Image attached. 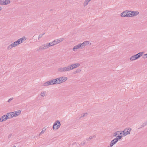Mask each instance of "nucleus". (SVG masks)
Returning a JSON list of instances; mask_svg holds the SVG:
<instances>
[{
  "label": "nucleus",
  "mask_w": 147,
  "mask_h": 147,
  "mask_svg": "<svg viewBox=\"0 0 147 147\" xmlns=\"http://www.w3.org/2000/svg\"><path fill=\"white\" fill-rule=\"evenodd\" d=\"M144 53V52H139L137 54L132 56L130 58V60L131 61H133L139 58Z\"/></svg>",
  "instance_id": "f257e3e1"
},
{
  "label": "nucleus",
  "mask_w": 147,
  "mask_h": 147,
  "mask_svg": "<svg viewBox=\"0 0 147 147\" xmlns=\"http://www.w3.org/2000/svg\"><path fill=\"white\" fill-rule=\"evenodd\" d=\"M61 123L60 121L59 120L56 121L54 123L53 128L54 130H57L60 127Z\"/></svg>",
  "instance_id": "f03ea898"
},
{
  "label": "nucleus",
  "mask_w": 147,
  "mask_h": 147,
  "mask_svg": "<svg viewBox=\"0 0 147 147\" xmlns=\"http://www.w3.org/2000/svg\"><path fill=\"white\" fill-rule=\"evenodd\" d=\"M131 130V128H128L125 129L123 131V136H125L127 134H130V131Z\"/></svg>",
  "instance_id": "7ed1b4c3"
},
{
  "label": "nucleus",
  "mask_w": 147,
  "mask_h": 147,
  "mask_svg": "<svg viewBox=\"0 0 147 147\" xmlns=\"http://www.w3.org/2000/svg\"><path fill=\"white\" fill-rule=\"evenodd\" d=\"M59 84L65 82L67 79V78L66 77H61L57 78Z\"/></svg>",
  "instance_id": "20e7f679"
},
{
  "label": "nucleus",
  "mask_w": 147,
  "mask_h": 147,
  "mask_svg": "<svg viewBox=\"0 0 147 147\" xmlns=\"http://www.w3.org/2000/svg\"><path fill=\"white\" fill-rule=\"evenodd\" d=\"M80 65V64L79 63H76L70 65L69 66H68L69 71L75 68H76Z\"/></svg>",
  "instance_id": "39448f33"
},
{
  "label": "nucleus",
  "mask_w": 147,
  "mask_h": 147,
  "mask_svg": "<svg viewBox=\"0 0 147 147\" xmlns=\"http://www.w3.org/2000/svg\"><path fill=\"white\" fill-rule=\"evenodd\" d=\"M58 70L60 72H62L69 71V69L68 66L63 67L59 68L58 69Z\"/></svg>",
  "instance_id": "423d86ee"
},
{
  "label": "nucleus",
  "mask_w": 147,
  "mask_h": 147,
  "mask_svg": "<svg viewBox=\"0 0 147 147\" xmlns=\"http://www.w3.org/2000/svg\"><path fill=\"white\" fill-rule=\"evenodd\" d=\"M82 45V44L80 43L78 45L75 46L73 49V51H76V50L78 49H83V47Z\"/></svg>",
  "instance_id": "0eeeda50"
},
{
  "label": "nucleus",
  "mask_w": 147,
  "mask_h": 147,
  "mask_svg": "<svg viewBox=\"0 0 147 147\" xmlns=\"http://www.w3.org/2000/svg\"><path fill=\"white\" fill-rule=\"evenodd\" d=\"M118 141L116 139V138H115L113 140L111 141L110 144V146H113Z\"/></svg>",
  "instance_id": "6e6552de"
},
{
  "label": "nucleus",
  "mask_w": 147,
  "mask_h": 147,
  "mask_svg": "<svg viewBox=\"0 0 147 147\" xmlns=\"http://www.w3.org/2000/svg\"><path fill=\"white\" fill-rule=\"evenodd\" d=\"M7 119H8L6 115H4L0 118V122H2L6 120Z\"/></svg>",
  "instance_id": "1a4fd4ad"
},
{
  "label": "nucleus",
  "mask_w": 147,
  "mask_h": 147,
  "mask_svg": "<svg viewBox=\"0 0 147 147\" xmlns=\"http://www.w3.org/2000/svg\"><path fill=\"white\" fill-rule=\"evenodd\" d=\"M49 85H53L51 80L49 81L44 83L43 85V86H48Z\"/></svg>",
  "instance_id": "9d476101"
},
{
  "label": "nucleus",
  "mask_w": 147,
  "mask_h": 147,
  "mask_svg": "<svg viewBox=\"0 0 147 147\" xmlns=\"http://www.w3.org/2000/svg\"><path fill=\"white\" fill-rule=\"evenodd\" d=\"M127 10L123 12L121 14V17H127Z\"/></svg>",
  "instance_id": "9b49d317"
},
{
  "label": "nucleus",
  "mask_w": 147,
  "mask_h": 147,
  "mask_svg": "<svg viewBox=\"0 0 147 147\" xmlns=\"http://www.w3.org/2000/svg\"><path fill=\"white\" fill-rule=\"evenodd\" d=\"M21 113L20 110H18L17 111H15V114H13V116L15 117L16 116H18L20 115Z\"/></svg>",
  "instance_id": "f8f14e48"
},
{
  "label": "nucleus",
  "mask_w": 147,
  "mask_h": 147,
  "mask_svg": "<svg viewBox=\"0 0 147 147\" xmlns=\"http://www.w3.org/2000/svg\"><path fill=\"white\" fill-rule=\"evenodd\" d=\"M3 5H5L9 4L10 3V1L9 0H3Z\"/></svg>",
  "instance_id": "ddd939ff"
},
{
  "label": "nucleus",
  "mask_w": 147,
  "mask_h": 147,
  "mask_svg": "<svg viewBox=\"0 0 147 147\" xmlns=\"http://www.w3.org/2000/svg\"><path fill=\"white\" fill-rule=\"evenodd\" d=\"M127 17H132V13H131V11L127 10Z\"/></svg>",
  "instance_id": "4468645a"
},
{
  "label": "nucleus",
  "mask_w": 147,
  "mask_h": 147,
  "mask_svg": "<svg viewBox=\"0 0 147 147\" xmlns=\"http://www.w3.org/2000/svg\"><path fill=\"white\" fill-rule=\"evenodd\" d=\"M13 114H11V113H10V112L7 113V114L6 115L7 116V117L8 119H10V118H11L13 117L14 116H13Z\"/></svg>",
  "instance_id": "2eb2a0df"
},
{
  "label": "nucleus",
  "mask_w": 147,
  "mask_h": 147,
  "mask_svg": "<svg viewBox=\"0 0 147 147\" xmlns=\"http://www.w3.org/2000/svg\"><path fill=\"white\" fill-rule=\"evenodd\" d=\"M131 13H132V17L138 15L139 13V12L138 11H131Z\"/></svg>",
  "instance_id": "dca6fc26"
},
{
  "label": "nucleus",
  "mask_w": 147,
  "mask_h": 147,
  "mask_svg": "<svg viewBox=\"0 0 147 147\" xmlns=\"http://www.w3.org/2000/svg\"><path fill=\"white\" fill-rule=\"evenodd\" d=\"M90 42L89 41H84L82 43H81L82 45V46L83 47V48H84L85 46H86L88 45V44H89Z\"/></svg>",
  "instance_id": "f3484780"
},
{
  "label": "nucleus",
  "mask_w": 147,
  "mask_h": 147,
  "mask_svg": "<svg viewBox=\"0 0 147 147\" xmlns=\"http://www.w3.org/2000/svg\"><path fill=\"white\" fill-rule=\"evenodd\" d=\"M42 46L43 47L42 49H46L49 47V45H48V44L47 43L44 44L42 45Z\"/></svg>",
  "instance_id": "a211bd4d"
},
{
  "label": "nucleus",
  "mask_w": 147,
  "mask_h": 147,
  "mask_svg": "<svg viewBox=\"0 0 147 147\" xmlns=\"http://www.w3.org/2000/svg\"><path fill=\"white\" fill-rule=\"evenodd\" d=\"M90 1L88 0H86L84 3V6H86L88 4V3Z\"/></svg>",
  "instance_id": "6ab92c4d"
},
{
  "label": "nucleus",
  "mask_w": 147,
  "mask_h": 147,
  "mask_svg": "<svg viewBox=\"0 0 147 147\" xmlns=\"http://www.w3.org/2000/svg\"><path fill=\"white\" fill-rule=\"evenodd\" d=\"M96 137L95 136H91L90 137L88 138H86V140L87 141H90V140L92 139L93 138Z\"/></svg>",
  "instance_id": "aec40b11"
},
{
  "label": "nucleus",
  "mask_w": 147,
  "mask_h": 147,
  "mask_svg": "<svg viewBox=\"0 0 147 147\" xmlns=\"http://www.w3.org/2000/svg\"><path fill=\"white\" fill-rule=\"evenodd\" d=\"M120 132V131H117L114 134L113 136L115 137H117L119 135V133Z\"/></svg>",
  "instance_id": "412c9836"
},
{
  "label": "nucleus",
  "mask_w": 147,
  "mask_h": 147,
  "mask_svg": "<svg viewBox=\"0 0 147 147\" xmlns=\"http://www.w3.org/2000/svg\"><path fill=\"white\" fill-rule=\"evenodd\" d=\"M22 43L24 41V40H26V38L25 37H23L22 38H20Z\"/></svg>",
  "instance_id": "4be33fe9"
},
{
  "label": "nucleus",
  "mask_w": 147,
  "mask_h": 147,
  "mask_svg": "<svg viewBox=\"0 0 147 147\" xmlns=\"http://www.w3.org/2000/svg\"><path fill=\"white\" fill-rule=\"evenodd\" d=\"M147 125V121H146L145 123H142V125H141V127H140V128H141L142 127H144L146 125Z\"/></svg>",
  "instance_id": "5701e85b"
},
{
  "label": "nucleus",
  "mask_w": 147,
  "mask_h": 147,
  "mask_svg": "<svg viewBox=\"0 0 147 147\" xmlns=\"http://www.w3.org/2000/svg\"><path fill=\"white\" fill-rule=\"evenodd\" d=\"M116 139L118 141L119 140L121 139L122 138V136H118L116 138Z\"/></svg>",
  "instance_id": "b1692460"
},
{
  "label": "nucleus",
  "mask_w": 147,
  "mask_h": 147,
  "mask_svg": "<svg viewBox=\"0 0 147 147\" xmlns=\"http://www.w3.org/2000/svg\"><path fill=\"white\" fill-rule=\"evenodd\" d=\"M63 39H64L63 38H62L58 39H57V40L58 43H59V42L62 41L63 40Z\"/></svg>",
  "instance_id": "393cba45"
},
{
  "label": "nucleus",
  "mask_w": 147,
  "mask_h": 147,
  "mask_svg": "<svg viewBox=\"0 0 147 147\" xmlns=\"http://www.w3.org/2000/svg\"><path fill=\"white\" fill-rule=\"evenodd\" d=\"M48 45H49V47L54 45V44H53V42H50L49 43H48Z\"/></svg>",
  "instance_id": "a878e982"
},
{
  "label": "nucleus",
  "mask_w": 147,
  "mask_h": 147,
  "mask_svg": "<svg viewBox=\"0 0 147 147\" xmlns=\"http://www.w3.org/2000/svg\"><path fill=\"white\" fill-rule=\"evenodd\" d=\"M46 95V92H41L40 95L42 96H44Z\"/></svg>",
  "instance_id": "bb28decb"
},
{
  "label": "nucleus",
  "mask_w": 147,
  "mask_h": 147,
  "mask_svg": "<svg viewBox=\"0 0 147 147\" xmlns=\"http://www.w3.org/2000/svg\"><path fill=\"white\" fill-rule=\"evenodd\" d=\"M53 44H54V45L58 43L57 40H55L53 41Z\"/></svg>",
  "instance_id": "cd10ccee"
},
{
  "label": "nucleus",
  "mask_w": 147,
  "mask_h": 147,
  "mask_svg": "<svg viewBox=\"0 0 147 147\" xmlns=\"http://www.w3.org/2000/svg\"><path fill=\"white\" fill-rule=\"evenodd\" d=\"M43 48V47H42V45L41 46H40L38 49H37V51H39V50H41L42 49H42Z\"/></svg>",
  "instance_id": "c85d7f7f"
},
{
  "label": "nucleus",
  "mask_w": 147,
  "mask_h": 147,
  "mask_svg": "<svg viewBox=\"0 0 147 147\" xmlns=\"http://www.w3.org/2000/svg\"><path fill=\"white\" fill-rule=\"evenodd\" d=\"M54 80L55 81V83L56 84H59L58 83V82L57 78L54 79Z\"/></svg>",
  "instance_id": "c756f323"
},
{
  "label": "nucleus",
  "mask_w": 147,
  "mask_h": 147,
  "mask_svg": "<svg viewBox=\"0 0 147 147\" xmlns=\"http://www.w3.org/2000/svg\"><path fill=\"white\" fill-rule=\"evenodd\" d=\"M45 34V33H44L43 34L39 35L38 36V39L41 38Z\"/></svg>",
  "instance_id": "7c9ffc66"
},
{
  "label": "nucleus",
  "mask_w": 147,
  "mask_h": 147,
  "mask_svg": "<svg viewBox=\"0 0 147 147\" xmlns=\"http://www.w3.org/2000/svg\"><path fill=\"white\" fill-rule=\"evenodd\" d=\"M52 83V85H54V84H56L55 83V81L54 80V79L53 80H51Z\"/></svg>",
  "instance_id": "2f4dec72"
},
{
  "label": "nucleus",
  "mask_w": 147,
  "mask_h": 147,
  "mask_svg": "<svg viewBox=\"0 0 147 147\" xmlns=\"http://www.w3.org/2000/svg\"><path fill=\"white\" fill-rule=\"evenodd\" d=\"M13 43H14V44H15L16 46L18 45H19L18 44V42L17 41L14 42Z\"/></svg>",
  "instance_id": "473e14b6"
},
{
  "label": "nucleus",
  "mask_w": 147,
  "mask_h": 147,
  "mask_svg": "<svg viewBox=\"0 0 147 147\" xmlns=\"http://www.w3.org/2000/svg\"><path fill=\"white\" fill-rule=\"evenodd\" d=\"M17 41L18 42L19 44H20L22 43V42H21V41L20 39H18L17 40Z\"/></svg>",
  "instance_id": "72a5a7b5"
},
{
  "label": "nucleus",
  "mask_w": 147,
  "mask_h": 147,
  "mask_svg": "<svg viewBox=\"0 0 147 147\" xmlns=\"http://www.w3.org/2000/svg\"><path fill=\"white\" fill-rule=\"evenodd\" d=\"M10 45L13 48V47H16L15 44H14V43H12V44H11Z\"/></svg>",
  "instance_id": "f704fd0d"
},
{
  "label": "nucleus",
  "mask_w": 147,
  "mask_h": 147,
  "mask_svg": "<svg viewBox=\"0 0 147 147\" xmlns=\"http://www.w3.org/2000/svg\"><path fill=\"white\" fill-rule=\"evenodd\" d=\"M76 71V72H77L78 73L80 72L81 71V70L80 69H77Z\"/></svg>",
  "instance_id": "c9c22d12"
},
{
  "label": "nucleus",
  "mask_w": 147,
  "mask_h": 147,
  "mask_svg": "<svg viewBox=\"0 0 147 147\" xmlns=\"http://www.w3.org/2000/svg\"><path fill=\"white\" fill-rule=\"evenodd\" d=\"M12 47L10 45H9L7 48V49L8 50H9L10 49H11Z\"/></svg>",
  "instance_id": "e433bc0d"
},
{
  "label": "nucleus",
  "mask_w": 147,
  "mask_h": 147,
  "mask_svg": "<svg viewBox=\"0 0 147 147\" xmlns=\"http://www.w3.org/2000/svg\"><path fill=\"white\" fill-rule=\"evenodd\" d=\"M147 57V53L144 55L143 57V58H145Z\"/></svg>",
  "instance_id": "4c0bfd02"
},
{
  "label": "nucleus",
  "mask_w": 147,
  "mask_h": 147,
  "mask_svg": "<svg viewBox=\"0 0 147 147\" xmlns=\"http://www.w3.org/2000/svg\"><path fill=\"white\" fill-rule=\"evenodd\" d=\"M13 99V98H10L8 100L7 102H9Z\"/></svg>",
  "instance_id": "58836bf2"
},
{
  "label": "nucleus",
  "mask_w": 147,
  "mask_h": 147,
  "mask_svg": "<svg viewBox=\"0 0 147 147\" xmlns=\"http://www.w3.org/2000/svg\"><path fill=\"white\" fill-rule=\"evenodd\" d=\"M82 144V145H84L85 144V141H84L83 142H82L81 143Z\"/></svg>",
  "instance_id": "ea45409f"
},
{
  "label": "nucleus",
  "mask_w": 147,
  "mask_h": 147,
  "mask_svg": "<svg viewBox=\"0 0 147 147\" xmlns=\"http://www.w3.org/2000/svg\"><path fill=\"white\" fill-rule=\"evenodd\" d=\"M3 1L2 0H0V5H3Z\"/></svg>",
  "instance_id": "a19ab883"
},
{
  "label": "nucleus",
  "mask_w": 147,
  "mask_h": 147,
  "mask_svg": "<svg viewBox=\"0 0 147 147\" xmlns=\"http://www.w3.org/2000/svg\"><path fill=\"white\" fill-rule=\"evenodd\" d=\"M85 117V115H84L83 114H82L81 115V117Z\"/></svg>",
  "instance_id": "79ce46f5"
},
{
  "label": "nucleus",
  "mask_w": 147,
  "mask_h": 147,
  "mask_svg": "<svg viewBox=\"0 0 147 147\" xmlns=\"http://www.w3.org/2000/svg\"><path fill=\"white\" fill-rule=\"evenodd\" d=\"M123 132V131H122V132H120L119 133V136H122V134H123V133H122V132Z\"/></svg>",
  "instance_id": "37998d69"
},
{
  "label": "nucleus",
  "mask_w": 147,
  "mask_h": 147,
  "mask_svg": "<svg viewBox=\"0 0 147 147\" xmlns=\"http://www.w3.org/2000/svg\"><path fill=\"white\" fill-rule=\"evenodd\" d=\"M44 133V131H42L41 132H40V134L39 135H40V134H43Z\"/></svg>",
  "instance_id": "c03bdc74"
},
{
  "label": "nucleus",
  "mask_w": 147,
  "mask_h": 147,
  "mask_svg": "<svg viewBox=\"0 0 147 147\" xmlns=\"http://www.w3.org/2000/svg\"><path fill=\"white\" fill-rule=\"evenodd\" d=\"M84 115H85V116H87L88 115V113H83Z\"/></svg>",
  "instance_id": "a18cd8bd"
},
{
  "label": "nucleus",
  "mask_w": 147,
  "mask_h": 147,
  "mask_svg": "<svg viewBox=\"0 0 147 147\" xmlns=\"http://www.w3.org/2000/svg\"><path fill=\"white\" fill-rule=\"evenodd\" d=\"M11 134H10L9 136H8V138H9L11 137Z\"/></svg>",
  "instance_id": "49530a36"
},
{
  "label": "nucleus",
  "mask_w": 147,
  "mask_h": 147,
  "mask_svg": "<svg viewBox=\"0 0 147 147\" xmlns=\"http://www.w3.org/2000/svg\"><path fill=\"white\" fill-rule=\"evenodd\" d=\"M15 112H10V113H11V114H15Z\"/></svg>",
  "instance_id": "de8ad7c7"
},
{
  "label": "nucleus",
  "mask_w": 147,
  "mask_h": 147,
  "mask_svg": "<svg viewBox=\"0 0 147 147\" xmlns=\"http://www.w3.org/2000/svg\"><path fill=\"white\" fill-rule=\"evenodd\" d=\"M74 74H76L77 73V72H76V71H75L74 72Z\"/></svg>",
  "instance_id": "09e8293b"
},
{
  "label": "nucleus",
  "mask_w": 147,
  "mask_h": 147,
  "mask_svg": "<svg viewBox=\"0 0 147 147\" xmlns=\"http://www.w3.org/2000/svg\"><path fill=\"white\" fill-rule=\"evenodd\" d=\"M2 7H0V11H1L2 9Z\"/></svg>",
  "instance_id": "8fccbe9b"
},
{
  "label": "nucleus",
  "mask_w": 147,
  "mask_h": 147,
  "mask_svg": "<svg viewBox=\"0 0 147 147\" xmlns=\"http://www.w3.org/2000/svg\"><path fill=\"white\" fill-rule=\"evenodd\" d=\"M82 117H81V116L79 118V119H80Z\"/></svg>",
  "instance_id": "3c124183"
},
{
  "label": "nucleus",
  "mask_w": 147,
  "mask_h": 147,
  "mask_svg": "<svg viewBox=\"0 0 147 147\" xmlns=\"http://www.w3.org/2000/svg\"><path fill=\"white\" fill-rule=\"evenodd\" d=\"M13 147H16V146H13Z\"/></svg>",
  "instance_id": "603ef678"
}]
</instances>
